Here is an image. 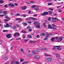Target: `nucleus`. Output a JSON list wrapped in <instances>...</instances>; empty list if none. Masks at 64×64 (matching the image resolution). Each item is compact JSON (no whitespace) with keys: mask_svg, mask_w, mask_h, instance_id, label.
I'll return each mask as SVG.
<instances>
[{"mask_svg":"<svg viewBox=\"0 0 64 64\" xmlns=\"http://www.w3.org/2000/svg\"><path fill=\"white\" fill-rule=\"evenodd\" d=\"M46 62H50L52 60V58H46Z\"/></svg>","mask_w":64,"mask_h":64,"instance_id":"nucleus-1","label":"nucleus"},{"mask_svg":"<svg viewBox=\"0 0 64 64\" xmlns=\"http://www.w3.org/2000/svg\"><path fill=\"white\" fill-rule=\"evenodd\" d=\"M48 28L49 29H55V30H56L57 28H54L52 27V26L50 24H48Z\"/></svg>","mask_w":64,"mask_h":64,"instance_id":"nucleus-2","label":"nucleus"},{"mask_svg":"<svg viewBox=\"0 0 64 64\" xmlns=\"http://www.w3.org/2000/svg\"><path fill=\"white\" fill-rule=\"evenodd\" d=\"M53 34L51 33H48V32H47L46 33V37H48V36H51V35H52Z\"/></svg>","mask_w":64,"mask_h":64,"instance_id":"nucleus-3","label":"nucleus"},{"mask_svg":"<svg viewBox=\"0 0 64 64\" xmlns=\"http://www.w3.org/2000/svg\"><path fill=\"white\" fill-rule=\"evenodd\" d=\"M52 20L54 22H57V21H58V18H52Z\"/></svg>","mask_w":64,"mask_h":64,"instance_id":"nucleus-4","label":"nucleus"},{"mask_svg":"<svg viewBox=\"0 0 64 64\" xmlns=\"http://www.w3.org/2000/svg\"><path fill=\"white\" fill-rule=\"evenodd\" d=\"M32 19V20H37V18H30L29 17V18H26V20H29L30 19Z\"/></svg>","mask_w":64,"mask_h":64,"instance_id":"nucleus-5","label":"nucleus"},{"mask_svg":"<svg viewBox=\"0 0 64 64\" xmlns=\"http://www.w3.org/2000/svg\"><path fill=\"white\" fill-rule=\"evenodd\" d=\"M6 36L8 38H10L11 37V35L10 34H8L6 35Z\"/></svg>","mask_w":64,"mask_h":64,"instance_id":"nucleus-6","label":"nucleus"},{"mask_svg":"<svg viewBox=\"0 0 64 64\" xmlns=\"http://www.w3.org/2000/svg\"><path fill=\"white\" fill-rule=\"evenodd\" d=\"M13 36H20V34L19 32H16L14 34Z\"/></svg>","mask_w":64,"mask_h":64,"instance_id":"nucleus-7","label":"nucleus"},{"mask_svg":"<svg viewBox=\"0 0 64 64\" xmlns=\"http://www.w3.org/2000/svg\"><path fill=\"white\" fill-rule=\"evenodd\" d=\"M48 14V12H44L43 13L41 14V15H47Z\"/></svg>","mask_w":64,"mask_h":64,"instance_id":"nucleus-8","label":"nucleus"},{"mask_svg":"<svg viewBox=\"0 0 64 64\" xmlns=\"http://www.w3.org/2000/svg\"><path fill=\"white\" fill-rule=\"evenodd\" d=\"M8 6H10V7H14L15 6L13 4V3H10V4H8Z\"/></svg>","mask_w":64,"mask_h":64,"instance_id":"nucleus-9","label":"nucleus"},{"mask_svg":"<svg viewBox=\"0 0 64 64\" xmlns=\"http://www.w3.org/2000/svg\"><path fill=\"white\" fill-rule=\"evenodd\" d=\"M63 37L62 36L60 37L59 38V40H58V42H60V41H62L63 40Z\"/></svg>","mask_w":64,"mask_h":64,"instance_id":"nucleus-10","label":"nucleus"},{"mask_svg":"<svg viewBox=\"0 0 64 64\" xmlns=\"http://www.w3.org/2000/svg\"><path fill=\"white\" fill-rule=\"evenodd\" d=\"M40 58V56H35L34 58V59L36 60L37 59H39Z\"/></svg>","mask_w":64,"mask_h":64,"instance_id":"nucleus-11","label":"nucleus"},{"mask_svg":"<svg viewBox=\"0 0 64 64\" xmlns=\"http://www.w3.org/2000/svg\"><path fill=\"white\" fill-rule=\"evenodd\" d=\"M3 13L4 15H6L7 14V12L6 11H4Z\"/></svg>","mask_w":64,"mask_h":64,"instance_id":"nucleus-12","label":"nucleus"},{"mask_svg":"<svg viewBox=\"0 0 64 64\" xmlns=\"http://www.w3.org/2000/svg\"><path fill=\"white\" fill-rule=\"evenodd\" d=\"M40 24L39 25H34V26L35 27V26H36V28H40Z\"/></svg>","mask_w":64,"mask_h":64,"instance_id":"nucleus-13","label":"nucleus"},{"mask_svg":"<svg viewBox=\"0 0 64 64\" xmlns=\"http://www.w3.org/2000/svg\"><path fill=\"white\" fill-rule=\"evenodd\" d=\"M29 42L30 43H32V44L35 43L36 42L35 41H33L32 40H30V41Z\"/></svg>","mask_w":64,"mask_h":64,"instance_id":"nucleus-14","label":"nucleus"},{"mask_svg":"<svg viewBox=\"0 0 64 64\" xmlns=\"http://www.w3.org/2000/svg\"><path fill=\"white\" fill-rule=\"evenodd\" d=\"M18 20L19 21H20V22H22V20H21V18H18L16 19V20Z\"/></svg>","mask_w":64,"mask_h":64,"instance_id":"nucleus-15","label":"nucleus"},{"mask_svg":"<svg viewBox=\"0 0 64 64\" xmlns=\"http://www.w3.org/2000/svg\"><path fill=\"white\" fill-rule=\"evenodd\" d=\"M51 40L52 42H54V40H55V38L54 37L52 38H51Z\"/></svg>","mask_w":64,"mask_h":64,"instance_id":"nucleus-16","label":"nucleus"},{"mask_svg":"<svg viewBox=\"0 0 64 64\" xmlns=\"http://www.w3.org/2000/svg\"><path fill=\"white\" fill-rule=\"evenodd\" d=\"M22 10H26V6L22 7Z\"/></svg>","mask_w":64,"mask_h":64,"instance_id":"nucleus-17","label":"nucleus"},{"mask_svg":"<svg viewBox=\"0 0 64 64\" xmlns=\"http://www.w3.org/2000/svg\"><path fill=\"white\" fill-rule=\"evenodd\" d=\"M34 24H37V25H40V23H39V22H34Z\"/></svg>","mask_w":64,"mask_h":64,"instance_id":"nucleus-18","label":"nucleus"},{"mask_svg":"<svg viewBox=\"0 0 64 64\" xmlns=\"http://www.w3.org/2000/svg\"><path fill=\"white\" fill-rule=\"evenodd\" d=\"M35 10H36V11H38L39 10L38 7H36L35 8Z\"/></svg>","mask_w":64,"mask_h":64,"instance_id":"nucleus-19","label":"nucleus"},{"mask_svg":"<svg viewBox=\"0 0 64 64\" xmlns=\"http://www.w3.org/2000/svg\"><path fill=\"white\" fill-rule=\"evenodd\" d=\"M48 12L49 13L50 15H51V14H52V13H53V12H52L51 11H48Z\"/></svg>","mask_w":64,"mask_h":64,"instance_id":"nucleus-20","label":"nucleus"},{"mask_svg":"<svg viewBox=\"0 0 64 64\" xmlns=\"http://www.w3.org/2000/svg\"><path fill=\"white\" fill-rule=\"evenodd\" d=\"M23 24H24V26H25L27 25V24L26 22H23Z\"/></svg>","mask_w":64,"mask_h":64,"instance_id":"nucleus-21","label":"nucleus"},{"mask_svg":"<svg viewBox=\"0 0 64 64\" xmlns=\"http://www.w3.org/2000/svg\"><path fill=\"white\" fill-rule=\"evenodd\" d=\"M16 40H21V38H18L16 39Z\"/></svg>","mask_w":64,"mask_h":64,"instance_id":"nucleus-22","label":"nucleus"},{"mask_svg":"<svg viewBox=\"0 0 64 64\" xmlns=\"http://www.w3.org/2000/svg\"><path fill=\"white\" fill-rule=\"evenodd\" d=\"M56 56L57 57H59V59H60V56L58 54H56Z\"/></svg>","mask_w":64,"mask_h":64,"instance_id":"nucleus-23","label":"nucleus"},{"mask_svg":"<svg viewBox=\"0 0 64 64\" xmlns=\"http://www.w3.org/2000/svg\"><path fill=\"white\" fill-rule=\"evenodd\" d=\"M37 6H36V5H33V6H32L31 7H32V8H35V7H36Z\"/></svg>","mask_w":64,"mask_h":64,"instance_id":"nucleus-24","label":"nucleus"},{"mask_svg":"<svg viewBox=\"0 0 64 64\" xmlns=\"http://www.w3.org/2000/svg\"><path fill=\"white\" fill-rule=\"evenodd\" d=\"M57 50H59L60 51L61 50H62V48H57Z\"/></svg>","mask_w":64,"mask_h":64,"instance_id":"nucleus-25","label":"nucleus"},{"mask_svg":"<svg viewBox=\"0 0 64 64\" xmlns=\"http://www.w3.org/2000/svg\"><path fill=\"white\" fill-rule=\"evenodd\" d=\"M52 26L54 27H57V26L55 25L54 24H52Z\"/></svg>","mask_w":64,"mask_h":64,"instance_id":"nucleus-26","label":"nucleus"},{"mask_svg":"<svg viewBox=\"0 0 64 64\" xmlns=\"http://www.w3.org/2000/svg\"><path fill=\"white\" fill-rule=\"evenodd\" d=\"M28 62H23L22 63V64H27V63H28Z\"/></svg>","mask_w":64,"mask_h":64,"instance_id":"nucleus-27","label":"nucleus"},{"mask_svg":"<svg viewBox=\"0 0 64 64\" xmlns=\"http://www.w3.org/2000/svg\"><path fill=\"white\" fill-rule=\"evenodd\" d=\"M46 23H44L43 24V26H44V27H46Z\"/></svg>","mask_w":64,"mask_h":64,"instance_id":"nucleus-28","label":"nucleus"},{"mask_svg":"<svg viewBox=\"0 0 64 64\" xmlns=\"http://www.w3.org/2000/svg\"><path fill=\"white\" fill-rule=\"evenodd\" d=\"M20 14H19L18 13L16 14L15 16H20Z\"/></svg>","mask_w":64,"mask_h":64,"instance_id":"nucleus-29","label":"nucleus"},{"mask_svg":"<svg viewBox=\"0 0 64 64\" xmlns=\"http://www.w3.org/2000/svg\"><path fill=\"white\" fill-rule=\"evenodd\" d=\"M12 28V29H14L16 28V27L15 26H14Z\"/></svg>","mask_w":64,"mask_h":64,"instance_id":"nucleus-30","label":"nucleus"},{"mask_svg":"<svg viewBox=\"0 0 64 64\" xmlns=\"http://www.w3.org/2000/svg\"><path fill=\"white\" fill-rule=\"evenodd\" d=\"M4 1L2 0H0V3H3Z\"/></svg>","mask_w":64,"mask_h":64,"instance_id":"nucleus-31","label":"nucleus"},{"mask_svg":"<svg viewBox=\"0 0 64 64\" xmlns=\"http://www.w3.org/2000/svg\"><path fill=\"white\" fill-rule=\"evenodd\" d=\"M24 59H22V58L20 59V62H22V61H24Z\"/></svg>","mask_w":64,"mask_h":64,"instance_id":"nucleus-32","label":"nucleus"},{"mask_svg":"<svg viewBox=\"0 0 64 64\" xmlns=\"http://www.w3.org/2000/svg\"><path fill=\"white\" fill-rule=\"evenodd\" d=\"M54 47H61V46H54Z\"/></svg>","mask_w":64,"mask_h":64,"instance_id":"nucleus-33","label":"nucleus"},{"mask_svg":"<svg viewBox=\"0 0 64 64\" xmlns=\"http://www.w3.org/2000/svg\"><path fill=\"white\" fill-rule=\"evenodd\" d=\"M49 9L50 10H52V11H53L54 10V9L53 8H49Z\"/></svg>","mask_w":64,"mask_h":64,"instance_id":"nucleus-34","label":"nucleus"},{"mask_svg":"<svg viewBox=\"0 0 64 64\" xmlns=\"http://www.w3.org/2000/svg\"><path fill=\"white\" fill-rule=\"evenodd\" d=\"M36 53V52L35 51H33L32 52V54H34Z\"/></svg>","mask_w":64,"mask_h":64,"instance_id":"nucleus-35","label":"nucleus"},{"mask_svg":"<svg viewBox=\"0 0 64 64\" xmlns=\"http://www.w3.org/2000/svg\"><path fill=\"white\" fill-rule=\"evenodd\" d=\"M28 37L30 38H32V36H31L30 35H28Z\"/></svg>","mask_w":64,"mask_h":64,"instance_id":"nucleus-36","label":"nucleus"},{"mask_svg":"<svg viewBox=\"0 0 64 64\" xmlns=\"http://www.w3.org/2000/svg\"><path fill=\"white\" fill-rule=\"evenodd\" d=\"M9 20V19H6V20H4V21L5 22H7V21H8Z\"/></svg>","mask_w":64,"mask_h":64,"instance_id":"nucleus-37","label":"nucleus"},{"mask_svg":"<svg viewBox=\"0 0 64 64\" xmlns=\"http://www.w3.org/2000/svg\"><path fill=\"white\" fill-rule=\"evenodd\" d=\"M21 32L22 33H25L26 32V31H25V30H22L21 31Z\"/></svg>","mask_w":64,"mask_h":64,"instance_id":"nucleus-38","label":"nucleus"},{"mask_svg":"<svg viewBox=\"0 0 64 64\" xmlns=\"http://www.w3.org/2000/svg\"><path fill=\"white\" fill-rule=\"evenodd\" d=\"M36 50L37 51H38V52H40V49L38 48L37 49H36Z\"/></svg>","mask_w":64,"mask_h":64,"instance_id":"nucleus-39","label":"nucleus"},{"mask_svg":"<svg viewBox=\"0 0 64 64\" xmlns=\"http://www.w3.org/2000/svg\"><path fill=\"white\" fill-rule=\"evenodd\" d=\"M41 35L42 36H44L45 35V34L44 33H42L41 34Z\"/></svg>","mask_w":64,"mask_h":64,"instance_id":"nucleus-40","label":"nucleus"},{"mask_svg":"<svg viewBox=\"0 0 64 64\" xmlns=\"http://www.w3.org/2000/svg\"><path fill=\"white\" fill-rule=\"evenodd\" d=\"M20 50L22 52H23V50L22 48H21V49H20Z\"/></svg>","mask_w":64,"mask_h":64,"instance_id":"nucleus-41","label":"nucleus"},{"mask_svg":"<svg viewBox=\"0 0 64 64\" xmlns=\"http://www.w3.org/2000/svg\"><path fill=\"white\" fill-rule=\"evenodd\" d=\"M4 60H7V57L5 56V57H4Z\"/></svg>","mask_w":64,"mask_h":64,"instance_id":"nucleus-42","label":"nucleus"},{"mask_svg":"<svg viewBox=\"0 0 64 64\" xmlns=\"http://www.w3.org/2000/svg\"><path fill=\"white\" fill-rule=\"evenodd\" d=\"M16 64H20L19 62L18 61H16Z\"/></svg>","mask_w":64,"mask_h":64,"instance_id":"nucleus-43","label":"nucleus"},{"mask_svg":"<svg viewBox=\"0 0 64 64\" xmlns=\"http://www.w3.org/2000/svg\"><path fill=\"white\" fill-rule=\"evenodd\" d=\"M28 40H24V42H28Z\"/></svg>","mask_w":64,"mask_h":64,"instance_id":"nucleus-44","label":"nucleus"},{"mask_svg":"<svg viewBox=\"0 0 64 64\" xmlns=\"http://www.w3.org/2000/svg\"><path fill=\"white\" fill-rule=\"evenodd\" d=\"M4 18H7L8 19H9V18L7 16H6L4 17Z\"/></svg>","mask_w":64,"mask_h":64,"instance_id":"nucleus-45","label":"nucleus"},{"mask_svg":"<svg viewBox=\"0 0 64 64\" xmlns=\"http://www.w3.org/2000/svg\"><path fill=\"white\" fill-rule=\"evenodd\" d=\"M44 55L45 56H49L48 54H44Z\"/></svg>","mask_w":64,"mask_h":64,"instance_id":"nucleus-46","label":"nucleus"},{"mask_svg":"<svg viewBox=\"0 0 64 64\" xmlns=\"http://www.w3.org/2000/svg\"><path fill=\"white\" fill-rule=\"evenodd\" d=\"M27 29H30V27L29 26H28L26 27Z\"/></svg>","mask_w":64,"mask_h":64,"instance_id":"nucleus-47","label":"nucleus"},{"mask_svg":"<svg viewBox=\"0 0 64 64\" xmlns=\"http://www.w3.org/2000/svg\"><path fill=\"white\" fill-rule=\"evenodd\" d=\"M47 39H48V37H46V38H44V40H47Z\"/></svg>","mask_w":64,"mask_h":64,"instance_id":"nucleus-48","label":"nucleus"},{"mask_svg":"<svg viewBox=\"0 0 64 64\" xmlns=\"http://www.w3.org/2000/svg\"><path fill=\"white\" fill-rule=\"evenodd\" d=\"M36 37L38 38H40V36L38 35L36 36Z\"/></svg>","mask_w":64,"mask_h":64,"instance_id":"nucleus-49","label":"nucleus"},{"mask_svg":"<svg viewBox=\"0 0 64 64\" xmlns=\"http://www.w3.org/2000/svg\"><path fill=\"white\" fill-rule=\"evenodd\" d=\"M7 31H8V30H4L2 31L3 32H6Z\"/></svg>","mask_w":64,"mask_h":64,"instance_id":"nucleus-50","label":"nucleus"},{"mask_svg":"<svg viewBox=\"0 0 64 64\" xmlns=\"http://www.w3.org/2000/svg\"><path fill=\"white\" fill-rule=\"evenodd\" d=\"M48 4V5H52V3H49Z\"/></svg>","mask_w":64,"mask_h":64,"instance_id":"nucleus-51","label":"nucleus"},{"mask_svg":"<svg viewBox=\"0 0 64 64\" xmlns=\"http://www.w3.org/2000/svg\"><path fill=\"white\" fill-rule=\"evenodd\" d=\"M4 7H8V6L7 5H5L4 6Z\"/></svg>","mask_w":64,"mask_h":64,"instance_id":"nucleus-52","label":"nucleus"},{"mask_svg":"<svg viewBox=\"0 0 64 64\" xmlns=\"http://www.w3.org/2000/svg\"><path fill=\"white\" fill-rule=\"evenodd\" d=\"M51 18L50 17L48 18V20H51Z\"/></svg>","mask_w":64,"mask_h":64,"instance_id":"nucleus-53","label":"nucleus"},{"mask_svg":"<svg viewBox=\"0 0 64 64\" xmlns=\"http://www.w3.org/2000/svg\"><path fill=\"white\" fill-rule=\"evenodd\" d=\"M29 24H31L32 23V22H27Z\"/></svg>","mask_w":64,"mask_h":64,"instance_id":"nucleus-54","label":"nucleus"},{"mask_svg":"<svg viewBox=\"0 0 64 64\" xmlns=\"http://www.w3.org/2000/svg\"><path fill=\"white\" fill-rule=\"evenodd\" d=\"M14 5H15V6H17L18 5V4L17 3H14Z\"/></svg>","mask_w":64,"mask_h":64,"instance_id":"nucleus-55","label":"nucleus"},{"mask_svg":"<svg viewBox=\"0 0 64 64\" xmlns=\"http://www.w3.org/2000/svg\"><path fill=\"white\" fill-rule=\"evenodd\" d=\"M22 16L23 17H25L26 16V15L24 14Z\"/></svg>","mask_w":64,"mask_h":64,"instance_id":"nucleus-56","label":"nucleus"},{"mask_svg":"<svg viewBox=\"0 0 64 64\" xmlns=\"http://www.w3.org/2000/svg\"><path fill=\"white\" fill-rule=\"evenodd\" d=\"M16 26L17 27H20V25L19 24H16Z\"/></svg>","mask_w":64,"mask_h":64,"instance_id":"nucleus-57","label":"nucleus"},{"mask_svg":"<svg viewBox=\"0 0 64 64\" xmlns=\"http://www.w3.org/2000/svg\"><path fill=\"white\" fill-rule=\"evenodd\" d=\"M57 8H61V6H58L57 7Z\"/></svg>","mask_w":64,"mask_h":64,"instance_id":"nucleus-58","label":"nucleus"},{"mask_svg":"<svg viewBox=\"0 0 64 64\" xmlns=\"http://www.w3.org/2000/svg\"><path fill=\"white\" fill-rule=\"evenodd\" d=\"M28 31H30V32H31V31H32V30L30 29H29L28 30Z\"/></svg>","mask_w":64,"mask_h":64,"instance_id":"nucleus-59","label":"nucleus"},{"mask_svg":"<svg viewBox=\"0 0 64 64\" xmlns=\"http://www.w3.org/2000/svg\"><path fill=\"white\" fill-rule=\"evenodd\" d=\"M12 27V26H11V25H8V27Z\"/></svg>","mask_w":64,"mask_h":64,"instance_id":"nucleus-60","label":"nucleus"},{"mask_svg":"<svg viewBox=\"0 0 64 64\" xmlns=\"http://www.w3.org/2000/svg\"><path fill=\"white\" fill-rule=\"evenodd\" d=\"M3 11H4L1 10V11L0 12V13L1 14V13H3Z\"/></svg>","mask_w":64,"mask_h":64,"instance_id":"nucleus-61","label":"nucleus"},{"mask_svg":"<svg viewBox=\"0 0 64 64\" xmlns=\"http://www.w3.org/2000/svg\"><path fill=\"white\" fill-rule=\"evenodd\" d=\"M59 12H62V10H60L58 11Z\"/></svg>","mask_w":64,"mask_h":64,"instance_id":"nucleus-62","label":"nucleus"},{"mask_svg":"<svg viewBox=\"0 0 64 64\" xmlns=\"http://www.w3.org/2000/svg\"><path fill=\"white\" fill-rule=\"evenodd\" d=\"M53 15H54V16H56V15H57V14L54 13L53 14Z\"/></svg>","mask_w":64,"mask_h":64,"instance_id":"nucleus-63","label":"nucleus"},{"mask_svg":"<svg viewBox=\"0 0 64 64\" xmlns=\"http://www.w3.org/2000/svg\"><path fill=\"white\" fill-rule=\"evenodd\" d=\"M58 64H64L63 62H60Z\"/></svg>","mask_w":64,"mask_h":64,"instance_id":"nucleus-64","label":"nucleus"}]
</instances>
